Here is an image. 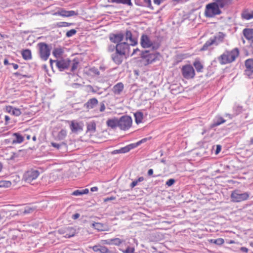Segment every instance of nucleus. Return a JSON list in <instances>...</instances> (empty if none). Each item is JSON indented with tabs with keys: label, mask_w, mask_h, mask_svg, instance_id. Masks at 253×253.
<instances>
[{
	"label": "nucleus",
	"mask_w": 253,
	"mask_h": 253,
	"mask_svg": "<svg viewBox=\"0 0 253 253\" xmlns=\"http://www.w3.org/2000/svg\"><path fill=\"white\" fill-rule=\"evenodd\" d=\"M132 120L129 116H123L120 118H114L108 119L106 122L107 125L114 129L117 127L123 130H128L132 126Z\"/></svg>",
	"instance_id": "1"
},
{
	"label": "nucleus",
	"mask_w": 253,
	"mask_h": 253,
	"mask_svg": "<svg viewBox=\"0 0 253 253\" xmlns=\"http://www.w3.org/2000/svg\"><path fill=\"white\" fill-rule=\"evenodd\" d=\"M239 51L235 48L231 51H226L221 55L218 58L221 64H226L233 62L238 56Z\"/></svg>",
	"instance_id": "2"
},
{
	"label": "nucleus",
	"mask_w": 253,
	"mask_h": 253,
	"mask_svg": "<svg viewBox=\"0 0 253 253\" xmlns=\"http://www.w3.org/2000/svg\"><path fill=\"white\" fill-rule=\"evenodd\" d=\"M140 44L143 48H151L154 50L158 49L160 47L158 42L152 41L148 36L145 34L141 37Z\"/></svg>",
	"instance_id": "3"
},
{
	"label": "nucleus",
	"mask_w": 253,
	"mask_h": 253,
	"mask_svg": "<svg viewBox=\"0 0 253 253\" xmlns=\"http://www.w3.org/2000/svg\"><path fill=\"white\" fill-rule=\"evenodd\" d=\"M221 12V10L214 1L206 6L205 15L207 17H213L215 15L220 14Z\"/></svg>",
	"instance_id": "4"
},
{
	"label": "nucleus",
	"mask_w": 253,
	"mask_h": 253,
	"mask_svg": "<svg viewBox=\"0 0 253 253\" xmlns=\"http://www.w3.org/2000/svg\"><path fill=\"white\" fill-rule=\"evenodd\" d=\"M40 58L43 61H46L50 55L51 46L44 42L38 44Z\"/></svg>",
	"instance_id": "5"
},
{
	"label": "nucleus",
	"mask_w": 253,
	"mask_h": 253,
	"mask_svg": "<svg viewBox=\"0 0 253 253\" xmlns=\"http://www.w3.org/2000/svg\"><path fill=\"white\" fill-rule=\"evenodd\" d=\"M249 197L248 192L241 193L239 190H234L231 194V201L235 203L247 200Z\"/></svg>",
	"instance_id": "6"
},
{
	"label": "nucleus",
	"mask_w": 253,
	"mask_h": 253,
	"mask_svg": "<svg viewBox=\"0 0 253 253\" xmlns=\"http://www.w3.org/2000/svg\"><path fill=\"white\" fill-rule=\"evenodd\" d=\"M53 62L56 63V67L60 71L67 69L71 64V61L68 59L55 60H50L51 66H52Z\"/></svg>",
	"instance_id": "7"
},
{
	"label": "nucleus",
	"mask_w": 253,
	"mask_h": 253,
	"mask_svg": "<svg viewBox=\"0 0 253 253\" xmlns=\"http://www.w3.org/2000/svg\"><path fill=\"white\" fill-rule=\"evenodd\" d=\"M134 116L135 123L137 124L147 122L151 118V114H148V112H145L144 114L143 112H136L134 114Z\"/></svg>",
	"instance_id": "8"
},
{
	"label": "nucleus",
	"mask_w": 253,
	"mask_h": 253,
	"mask_svg": "<svg viewBox=\"0 0 253 253\" xmlns=\"http://www.w3.org/2000/svg\"><path fill=\"white\" fill-rule=\"evenodd\" d=\"M40 172L38 170L31 169L27 171L24 174L23 178L25 181L30 183L36 179L39 175Z\"/></svg>",
	"instance_id": "9"
},
{
	"label": "nucleus",
	"mask_w": 253,
	"mask_h": 253,
	"mask_svg": "<svg viewBox=\"0 0 253 253\" xmlns=\"http://www.w3.org/2000/svg\"><path fill=\"white\" fill-rule=\"evenodd\" d=\"M183 76L186 79H192L195 76V71L191 65H186L182 68Z\"/></svg>",
	"instance_id": "10"
},
{
	"label": "nucleus",
	"mask_w": 253,
	"mask_h": 253,
	"mask_svg": "<svg viewBox=\"0 0 253 253\" xmlns=\"http://www.w3.org/2000/svg\"><path fill=\"white\" fill-rule=\"evenodd\" d=\"M129 44L126 42H121L116 45V50L124 55L129 54Z\"/></svg>",
	"instance_id": "11"
},
{
	"label": "nucleus",
	"mask_w": 253,
	"mask_h": 253,
	"mask_svg": "<svg viewBox=\"0 0 253 253\" xmlns=\"http://www.w3.org/2000/svg\"><path fill=\"white\" fill-rule=\"evenodd\" d=\"M148 51L144 50L141 51L140 55L143 58H146L149 63H152L156 60L159 53L148 54Z\"/></svg>",
	"instance_id": "12"
},
{
	"label": "nucleus",
	"mask_w": 253,
	"mask_h": 253,
	"mask_svg": "<svg viewBox=\"0 0 253 253\" xmlns=\"http://www.w3.org/2000/svg\"><path fill=\"white\" fill-rule=\"evenodd\" d=\"M124 56H125L124 54L116 50L115 52L112 54L111 58L115 64L120 65L123 61Z\"/></svg>",
	"instance_id": "13"
},
{
	"label": "nucleus",
	"mask_w": 253,
	"mask_h": 253,
	"mask_svg": "<svg viewBox=\"0 0 253 253\" xmlns=\"http://www.w3.org/2000/svg\"><path fill=\"white\" fill-rule=\"evenodd\" d=\"M124 37V35L121 33L118 34H111L110 35L109 39L112 42L115 43H117L118 44L123 40Z\"/></svg>",
	"instance_id": "14"
},
{
	"label": "nucleus",
	"mask_w": 253,
	"mask_h": 253,
	"mask_svg": "<svg viewBox=\"0 0 253 253\" xmlns=\"http://www.w3.org/2000/svg\"><path fill=\"white\" fill-rule=\"evenodd\" d=\"M225 122L226 120L223 117L217 116L213 119L212 123L210 125V128L212 129L214 127L217 126L221 124L224 123Z\"/></svg>",
	"instance_id": "15"
},
{
	"label": "nucleus",
	"mask_w": 253,
	"mask_h": 253,
	"mask_svg": "<svg viewBox=\"0 0 253 253\" xmlns=\"http://www.w3.org/2000/svg\"><path fill=\"white\" fill-rule=\"evenodd\" d=\"M124 240L120 239L118 238L113 239H109L103 241L104 244L107 245H114L115 246H119L123 243L125 242Z\"/></svg>",
	"instance_id": "16"
},
{
	"label": "nucleus",
	"mask_w": 253,
	"mask_h": 253,
	"mask_svg": "<svg viewBox=\"0 0 253 253\" xmlns=\"http://www.w3.org/2000/svg\"><path fill=\"white\" fill-rule=\"evenodd\" d=\"M225 37V34L222 32H218L212 39L214 42V45H217L223 42Z\"/></svg>",
	"instance_id": "17"
},
{
	"label": "nucleus",
	"mask_w": 253,
	"mask_h": 253,
	"mask_svg": "<svg viewBox=\"0 0 253 253\" xmlns=\"http://www.w3.org/2000/svg\"><path fill=\"white\" fill-rule=\"evenodd\" d=\"M36 208L33 207L26 206L24 209H20L17 211V215H25L32 213L35 211Z\"/></svg>",
	"instance_id": "18"
},
{
	"label": "nucleus",
	"mask_w": 253,
	"mask_h": 253,
	"mask_svg": "<svg viewBox=\"0 0 253 253\" xmlns=\"http://www.w3.org/2000/svg\"><path fill=\"white\" fill-rule=\"evenodd\" d=\"M92 249L95 252H99L100 253H112L106 247L99 245L93 246Z\"/></svg>",
	"instance_id": "19"
},
{
	"label": "nucleus",
	"mask_w": 253,
	"mask_h": 253,
	"mask_svg": "<svg viewBox=\"0 0 253 253\" xmlns=\"http://www.w3.org/2000/svg\"><path fill=\"white\" fill-rule=\"evenodd\" d=\"M70 127L71 131L74 133H77L83 130L82 125L80 123L74 121L71 122Z\"/></svg>",
	"instance_id": "20"
},
{
	"label": "nucleus",
	"mask_w": 253,
	"mask_h": 253,
	"mask_svg": "<svg viewBox=\"0 0 253 253\" xmlns=\"http://www.w3.org/2000/svg\"><path fill=\"white\" fill-rule=\"evenodd\" d=\"M126 40L129 41L130 44L132 46H135L137 44V40L132 37V33L129 30H127L126 32Z\"/></svg>",
	"instance_id": "21"
},
{
	"label": "nucleus",
	"mask_w": 253,
	"mask_h": 253,
	"mask_svg": "<svg viewBox=\"0 0 253 253\" xmlns=\"http://www.w3.org/2000/svg\"><path fill=\"white\" fill-rule=\"evenodd\" d=\"M58 14L59 15L61 16L68 17L73 16L74 15H77L78 14V12L74 10L67 11L65 10L62 9L60 11H59Z\"/></svg>",
	"instance_id": "22"
},
{
	"label": "nucleus",
	"mask_w": 253,
	"mask_h": 253,
	"mask_svg": "<svg viewBox=\"0 0 253 253\" xmlns=\"http://www.w3.org/2000/svg\"><path fill=\"white\" fill-rule=\"evenodd\" d=\"M244 37L248 40H251L253 38V29L245 28L243 31Z\"/></svg>",
	"instance_id": "23"
},
{
	"label": "nucleus",
	"mask_w": 253,
	"mask_h": 253,
	"mask_svg": "<svg viewBox=\"0 0 253 253\" xmlns=\"http://www.w3.org/2000/svg\"><path fill=\"white\" fill-rule=\"evenodd\" d=\"M124 88L123 83H119L115 85L113 88V91L115 94H120Z\"/></svg>",
	"instance_id": "24"
},
{
	"label": "nucleus",
	"mask_w": 253,
	"mask_h": 253,
	"mask_svg": "<svg viewBox=\"0 0 253 253\" xmlns=\"http://www.w3.org/2000/svg\"><path fill=\"white\" fill-rule=\"evenodd\" d=\"M76 233V229L72 227H66V235L64 236L65 238H71L75 236Z\"/></svg>",
	"instance_id": "25"
},
{
	"label": "nucleus",
	"mask_w": 253,
	"mask_h": 253,
	"mask_svg": "<svg viewBox=\"0 0 253 253\" xmlns=\"http://www.w3.org/2000/svg\"><path fill=\"white\" fill-rule=\"evenodd\" d=\"M98 104V100L96 98H91L88 100L85 106L88 109H93Z\"/></svg>",
	"instance_id": "26"
},
{
	"label": "nucleus",
	"mask_w": 253,
	"mask_h": 253,
	"mask_svg": "<svg viewBox=\"0 0 253 253\" xmlns=\"http://www.w3.org/2000/svg\"><path fill=\"white\" fill-rule=\"evenodd\" d=\"M136 5L150 7L151 6V0H134Z\"/></svg>",
	"instance_id": "27"
},
{
	"label": "nucleus",
	"mask_w": 253,
	"mask_h": 253,
	"mask_svg": "<svg viewBox=\"0 0 253 253\" xmlns=\"http://www.w3.org/2000/svg\"><path fill=\"white\" fill-rule=\"evenodd\" d=\"M231 0H214V2L219 8H223L230 3Z\"/></svg>",
	"instance_id": "28"
},
{
	"label": "nucleus",
	"mask_w": 253,
	"mask_h": 253,
	"mask_svg": "<svg viewBox=\"0 0 253 253\" xmlns=\"http://www.w3.org/2000/svg\"><path fill=\"white\" fill-rule=\"evenodd\" d=\"M91 226L98 231H105L106 228L105 224L99 222L92 223Z\"/></svg>",
	"instance_id": "29"
},
{
	"label": "nucleus",
	"mask_w": 253,
	"mask_h": 253,
	"mask_svg": "<svg viewBox=\"0 0 253 253\" xmlns=\"http://www.w3.org/2000/svg\"><path fill=\"white\" fill-rule=\"evenodd\" d=\"M242 17L247 20L253 19V11L244 10L242 13Z\"/></svg>",
	"instance_id": "30"
},
{
	"label": "nucleus",
	"mask_w": 253,
	"mask_h": 253,
	"mask_svg": "<svg viewBox=\"0 0 253 253\" xmlns=\"http://www.w3.org/2000/svg\"><path fill=\"white\" fill-rule=\"evenodd\" d=\"M22 57L24 59L29 60L32 59L31 51L30 49H24L22 51L21 53Z\"/></svg>",
	"instance_id": "31"
},
{
	"label": "nucleus",
	"mask_w": 253,
	"mask_h": 253,
	"mask_svg": "<svg viewBox=\"0 0 253 253\" xmlns=\"http://www.w3.org/2000/svg\"><path fill=\"white\" fill-rule=\"evenodd\" d=\"M87 132L94 133L96 130V124L95 122L91 121L87 123Z\"/></svg>",
	"instance_id": "32"
},
{
	"label": "nucleus",
	"mask_w": 253,
	"mask_h": 253,
	"mask_svg": "<svg viewBox=\"0 0 253 253\" xmlns=\"http://www.w3.org/2000/svg\"><path fill=\"white\" fill-rule=\"evenodd\" d=\"M109 2L116 3L118 4L122 3L123 4H127L129 6H132V3L131 0H108Z\"/></svg>",
	"instance_id": "33"
},
{
	"label": "nucleus",
	"mask_w": 253,
	"mask_h": 253,
	"mask_svg": "<svg viewBox=\"0 0 253 253\" xmlns=\"http://www.w3.org/2000/svg\"><path fill=\"white\" fill-rule=\"evenodd\" d=\"M64 53V50L61 47H57L54 49L52 54L56 58L60 57Z\"/></svg>",
	"instance_id": "34"
},
{
	"label": "nucleus",
	"mask_w": 253,
	"mask_h": 253,
	"mask_svg": "<svg viewBox=\"0 0 253 253\" xmlns=\"http://www.w3.org/2000/svg\"><path fill=\"white\" fill-rule=\"evenodd\" d=\"M214 45V42L212 39L211 38L209 40H208L203 45L202 48H201L202 50H206L209 49V47Z\"/></svg>",
	"instance_id": "35"
},
{
	"label": "nucleus",
	"mask_w": 253,
	"mask_h": 253,
	"mask_svg": "<svg viewBox=\"0 0 253 253\" xmlns=\"http://www.w3.org/2000/svg\"><path fill=\"white\" fill-rule=\"evenodd\" d=\"M89 192L88 189H84L83 190H77L74 191L72 195L74 196H80L83 194H86Z\"/></svg>",
	"instance_id": "36"
},
{
	"label": "nucleus",
	"mask_w": 253,
	"mask_h": 253,
	"mask_svg": "<svg viewBox=\"0 0 253 253\" xmlns=\"http://www.w3.org/2000/svg\"><path fill=\"white\" fill-rule=\"evenodd\" d=\"M208 241L211 243H213L217 245H221L224 243V240L222 238L210 239L208 240Z\"/></svg>",
	"instance_id": "37"
},
{
	"label": "nucleus",
	"mask_w": 253,
	"mask_h": 253,
	"mask_svg": "<svg viewBox=\"0 0 253 253\" xmlns=\"http://www.w3.org/2000/svg\"><path fill=\"white\" fill-rule=\"evenodd\" d=\"M193 65L197 72H202V70L203 68V66L200 61H195Z\"/></svg>",
	"instance_id": "38"
},
{
	"label": "nucleus",
	"mask_w": 253,
	"mask_h": 253,
	"mask_svg": "<svg viewBox=\"0 0 253 253\" xmlns=\"http://www.w3.org/2000/svg\"><path fill=\"white\" fill-rule=\"evenodd\" d=\"M246 69L253 70V59H248L245 62Z\"/></svg>",
	"instance_id": "39"
},
{
	"label": "nucleus",
	"mask_w": 253,
	"mask_h": 253,
	"mask_svg": "<svg viewBox=\"0 0 253 253\" xmlns=\"http://www.w3.org/2000/svg\"><path fill=\"white\" fill-rule=\"evenodd\" d=\"M16 139L13 140V143H21L23 141V137L18 133H14Z\"/></svg>",
	"instance_id": "40"
},
{
	"label": "nucleus",
	"mask_w": 253,
	"mask_h": 253,
	"mask_svg": "<svg viewBox=\"0 0 253 253\" xmlns=\"http://www.w3.org/2000/svg\"><path fill=\"white\" fill-rule=\"evenodd\" d=\"M67 135L66 130L62 129L58 134L57 138L59 140H63L65 138Z\"/></svg>",
	"instance_id": "41"
},
{
	"label": "nucleus",
	"mask_w": 253,
	"mask_h": 253,
	"mask_svg": "<svg viewBox=\"0 0 253 253\" xmlns=\"http://www.w3.org/2000/svg\"><path fill=\"white\" fill-rule=\"evenodd\" d=\"M71 63V71L73 72L77 69L79 65V62L78 60L74 59Z\"/></svg>",
	"instance_id": "42"
},
{
	"label": "nucleus",
	"mask_w": 253,
	"mask_h": 253,
	"mask_svg": "<svg viewBox=\"0 0 253 253\" xmlns=\"http://www.w3.org/2000/svg\"><path fill=\"white\" fill-rule=\"evenodd\" d=\"M11 185V183L9 181H0V187H9Z\"/></svg>",
	"instance_id": "43"
},
{
	"label": "nucleus",
	"mask_w": 253,
	"mask_h": 253,
	"mask_svg": "<svg viewBox=\"0 0 253 253\" xmlns=\"http://www.w3.org/2000/svg\"><path fill=\"white\" fill-rule=\"evenodd\" d=\"M245 74L250 78H253V70L246 69L245 71Z\"/></svg>",
	"instance_id": "44"
},
{
	"label": "nucleus",
	"mask_w": 253,
	"mask_h": 253,
	"mask_svg": "<svg viewBox=\"0 0 253 253\" xmlns=\"http://www.w3.org/2000/svg\"><path fill=\"white\" fill-rule=\"evenodd\" d=\"M77 31L75 29H71L66 33V36L67 37H71L73 35H75Z\"/></svg>",
	"instance_id": "45"
},
{
	"label": "nucleus",
	"mask_w": 253,
	"mask_h": 253,
	"mask_svg": "<svg viewBox=\"0 0 253 253\" xmlns=\"http://www.w3.org/2000/svg\"><path fill=\"white\" fill-rule=\"evenodd\" d=\"M123 253H133L134 252L133 247H127L125 250H122Z\"/></svg>",
	"instance_id": "46"
},
{
	"label": "nucleus",
	"mask_w": 253,
	"mask_h": 253,
	"mask_svg": "<svg viewBox=\"0 0 253 253\" xmlns=\"http://www.w3.org/2000/svg\"><path fill=\"white\" fill-rule=\"evenodd\" d=\"M129 151H130V148H129V147L127 145L126 147L121 148L120 149V152H121L122 153H125L128 152Z\"/></svg>",
	"instance_id": "47"
},
{
	"label": "nucleus",
	"mask_w": 253,
	"mask_h": 253,
	"mask_svg": "<svg viewBox=\"0 0 253 253\" xmlns=\"http://www.w3.org/2000/svg\"><path fill=\"white\" fill-rule=\"evenodd\" d=\"M174 182L175 180L174 179L170 178L166 182V185H168V186H170L172 185L174 183Z\"/></svg>",
	"instance_id": "48"
},
{
	"label": "nucleus",
	"mask_w": 253,
	"mask_h": 253,
	"mask_svg": "<svg viewBox=\"0 0 253 253\" xmlns=\"http://www.w3.org/2000/svg\"><path fill=\"white\" fill-rule=\"evenodd\" d=\"M72 25V23H68V22H61L58 25L59 27H68Z\"/></svg>",
	"instance_id": "49"
},
{
	"label": "nucleus",
	"mask_w": 253,
	"mask_h": 253,
	"mask_svg": "<svg viewBox=\"0 0 253 253\" xmlns=\"http://www.w3.org/2000/svg\"><path fill=\"white\" fill-rule=\"evenodd\" d=\"M62 145H64V143H62V144H58V143H54V142H52L51 143V145L55 147V148H56L57 149H59V148L60 147V146Z\"/></svg>",
	"instance_id": "50"
},
{
	"label": "nucleus",
	"mask_w": 253,
	"mask_h": 253,
	"mask_svg": "<svg viewBox=\"0 0 253 253\" xmlns=\"http://www.w3.org/2000/svg\"><path fill=\"white\" fill-rule=\"evenodd\" d=\"M139 144H138V142H137V143H134V144H129L128 145V146L129 147V148H130V150L138 146H139Z\"/></svg>",
	"instance_id": "51"
},
{
	"label": "nucleus",
	"mask_w": 253,
	"mask_h": 253,
	"mask_svg": "<svg viewBox=\"0 0 253 253\" xmlns=\"http://www.w3.org/2000/svg\"><path fill=\"white\" fill-rule=\"evenodd\" d=\"M59 234L63 235V236L66 235V227L61 228L58 230Z\"/></svg>",
	"instance_id": "52"
},
{
	"label": "nucleus",
	"mask_w": 253,
	"mask_h": 253,
	"mask_svg": "<svg viewBox=\"0 0 253 253\" xmlns=\"http://www.w3.org/2000/svg\"><path fill=\"white\" fill-rule=\"evenodd\" d=\"M151 138V137L145 138H143V139H141V140L138 141V144L140 145L141 143L146 142L147 141V140L150 139Z\"/></svg>",
	"instance_id": "53"
},
{
	"label": "nucleus",
	"mask_w": 253,
	"mask_h": 253,
	"mask_svg": "<svg viewBox=\"0 0 253 253\" xmlns=\"http://www.w3.org/2000/svg\"><path fill=\"white\" fill-rule=\"evenodd\" d=\"M115 49H116V46L113 45H110L108 47V51L110 52L113 51Z\"/></svg>",
	"instance_id": "54"
},
{
	"label": "nucleus",
	"mask_w": 253,
	"mask_h": 253,
	"mask_svg": "<svg viewBox=\"0 0 253 253\" xmlns=\"http://www.w3.org/2000/svg\"><path fill=\"white\" fill-rule=\"evenodd\" d=\"M221 146L220 145H217L216 149V151H215V154H217L221 151Z\"/></svg>",
	"instance_id": "55"
},
{
	"label": "nucleus",
	"mask_w": 253,
	"mask_h": 253,
	"mask_svg": "<svg viewBox=\"0 0 253 253\" xmlns=\"http://www.w3.org/2000/svg\"><path fill=\"white\" fill-rule=\"evenodd\" d=\"M235 108L234 109L235 110V111H240V110L242 109V106H241L239 104H235Z\"/></svg>",
	"instance_id": "56"
},
{
	"label": "nucleus",
	"mask_w": 253,
	"mask_h": 253,
	"mask_svg": "<svg viewBox=\"0 0 253 253\" xmlns=\"http://www.w3.org/2000/svg\"><path fill=\"white\" fill-rule=\"evenodd\" d=\"M240 250L243 252H244V253H248V251H249V250L248 248H247L246 247H241L240 248Z\"/></svg>",
	"instance_id": "57"
},
{
	"label": "nucleus",
	"mask_w": 253,
	"mask_h": 253,
	"mask_svg": "<svg viewBox=\"0 0 253 253\" xmlns=\"http://www.w3.org/2000/svg\"><path fill=\"white\" fill-rule=\"evenodd\" d=\"M115 199V197L111 196L110 197L106 198L104 199V202H107L111 200H113Z\"/></svg>",
	"instance_id": "58"
},
{
	"label": "nucleus",
	"mask_w": 253,
	"mask_h": 253,
	"mask_svg": "<svg viewBox=\"0 0 253 253\" xmlns=\"http://www.w3.org/2000/svg\"><path fill=\"white\" fill-rule=\"evenodd\" d=\"M174 1H176L178 3H185L188 1L189 0H173Z\"/></svg>",
	"instance_id": "59"
},
{
	"label": "nucleus",
	"mask_w": 253,
	"mask_h": 253,
	"mask_svg": "<svg viewBox=\"0 0 253 253\" xmlns=\"http://www.w3.org/2000/svg\"><path fill=\"white\" fill-rule=\"evenodd\" d=\"M137 184V181H136V180H134L131 183L130 187H131V188H132L134 187Z\"/></svg>",
	"instance_id": "60"
},
{
	"label": "nucleus",
	"mask_w": 253,
	"mask_h": 253,
	"mask_svg": "<svg viewBox=\"0 0 253 253\" xmlns=\"http://www.w3.org/2000/svg\"><path fill=\"white\" fill-rule=\"evenodd\" d=\"M80 217V214L79 213H75L73 215V218L74 219H76Z\"/></svg>",
	"instance_id": "61"
},
{
	"label": "nucleus",
	"mask_w": 253,
	"mask_h": 253,
	"mask_svg": "<svg viewBox=\"0 0 253 253\" xmlns=\"http://www.w3.org/2000/svg\"><path fill=\"white\" fill-rule=\"evenodd\" d=\"M137 52H140L141 53L140 50L137 48L136 49H133V51L132 53L131 54V55L135 54Z\"/></svg>",
	"instance_id": "62"
},
{
	"label": "nucleus",
	"mask_w": 253,
	"mask_h": 253,
	"mask_svg": "<svg viewBox=\"0 0 253 253\" xmlns=\"http://www.w3.org/2000/svg\"><path fill=\"white\" fill-rule=\"evenodd\" d=\"M148 175L149 176H151L153 174V170L152 169H149L148 171Z\"/></svg>",
	"instance_id": "63"
},
{
	"label": "nucleus",
	"mask_w": 253,
	"mask_h": 253,
	"mask_svg": "<svg viewBox=\"0 0 253 253\" xmlns=\"http://www.w3.org/2000/svg\"><path fill=\"white\" fill-rule=\"evenodd\" d=\"M136 181H137V183L138 182H140L141 181H143L144 180V177L143 176L139 177L137 180H135Z\"/></svg>",
	"instance_id": "64"
}]
</instances>
